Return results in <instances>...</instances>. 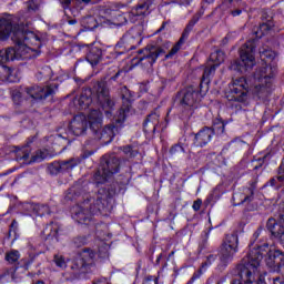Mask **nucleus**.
Wrapping results in <instances>:
<instances>
[{
    "instance_id": "f257e3e1",
    "label": "nucleus",
    "mask_w": 284,
    "mask_h": 284,
    "mask_svg": "<svg viewBox=\"0 0 284 284\" xmlns=\"http://www.w3.org/2000/svg\"><path fill=\"white\" fill-rule=\"evenodd\" d=\"M11 34V40L14 43L13 47V60L26 59L30 54L29 45H41V38L33 31L28 30V23H17L9 18H0V40L6 41Z\"/></svg>"
},
{
    "instance_id": "f03ea898",
    "label": "nucleus",
    "mask_w": 284,
    "mask_h": 284,
    "mask_svg": "<svg viewBox=\"0 0 284 284\" xmlns=\"http://www.w3.org/2000/svg\"><path fill=\"white\" fill-rule=\"evenodd\" d=\"M263 261V254L258 248H253L247 257L237 264L234 274L240 280H233L232 284H265V280L258 274V267Z\"/></svg>"
},
{
    "instance_id": "7ed1b4c3",
    "label": "nucleus",
    "mask_w": 284,
    "mask_h": 284,
    "mask_svg": "<svg viewBox=\"0 0 284 284\" xmlns=\"http://www.w3.org/2000/svg\"><path fill=\"white\" fill-rule=\"evenodd\" d=\"M113 194L114 191L100 189L93 205H90V200H87L81 205L72 207L73 219L81 225H89L94 214H99V212H103V210H105V203Z\"/></svg>"
},
{
    "instance_id": "20e7f679",
    "label": "nucleus",
    "mask_w": 284,
    "mask_h": 284,
    "mask_svg": "<svg viewBox=\"0 0 284 284\" xmlns=\"http://www.w3.org/2000/svg\"><path fill=\"white\" fill-rule=\"evenodd\" d=\"M119 115L115 116V124H108L102 130L103 114L101 111L93 109L89 113V128L93 132L95 139H100L103 143H112V139L121 132L123 122H118Z\"/></svg>"
},
{
    "instance_id": "39448f33",
    "label": "nucleus",
    "mask_w": 284,
    "mask_h": 284,
    "mask_svg": "<svg viewBox=\"0 0 284 284\" xmlns=\"http://www.w3.org/2000/svg\"><path fill=\"white\" fill-rule=\"evenodd\" d=\"M274 77H276L275 64H265L258 68L254 74L257 83L251 89V94L258 101H267L274 90L272 82Z\"/></svg>"
},
{
    "instance_id": "423d86ee",
    "label": "nucleus",
    "mask_w": 284,
    "mask_h": 284,
    "mask_svg": "<svg viewBox=\"0 0 284 284\" xmlns=\"http://www.w3.org/2000/svg\"><path fill=\"white\" fill-rule=\"evenodd\" d=\"M250 84L245 77L233 80L231 95H227V105L235 112L245 110L250 105Z\"/></svg>"
},
{
    "instance_id": "0eeeda50",
    "label": "nucleus",
    "mask_w": 284,
    "mask_h": 284,
    "mask_svg": "<svg viewBox=\"0 0 284 284\" xmlns=\"http://www.w3.org/2000/svg\"><path fill=\"white\" fill-rule=\"evenodd\" d=\"M120 169L121 160L119 156L114 154L103 155L100 161V166L93 175L94 183H97V185L106 183L108 179H112V175L119 173Z\"/></svg>"
},
{
    "instance_id": "6e6552de",
    "label": "nucleus",
    "mask_w": 284,
    "mask_h": 284,
    "mask_svg": "<svg viewBox=\"0 0 284 284\" xmlns=\"http://www.w3.org/2000/svg\"><path fill=\"white\" fill-rule=\"evenodd\" d=\"M254 50H256V44H254V40H248L240 49V59H235L231 62L230 70H233L234 72H240V74H245L247 70H252L256 61L254 58Z\"/></svg>"
},
{
    "instance_id": "1a4fd4ad",
    "label": "nucleus",
    "mask_w": 284,
    "mask_h": 284,
    "mask_svg": "<svg viewBox=\"0 0 284 284\" xmlns=\"http://www.w3.org/2000/svg\"><path fill=\"white\" fill-rule=\"evenodd\" d=\"M168 50H170V42H163V38H159L155 41V44H148L144 49L138 51V54L140 55L139 61L143 65L148 63L152 67L156 63L159 57H164V54H166Z\"/></svg>"
},
{
    "instance_id": "9d476101",
    "label": "nucleus",
    "mask_w": 284,
    "mask_h": 284,
    "mask_svg": "<svg viewBox=\"0 0 284 284\" xmlns=\"http://www.w3.org/2000/svg\"><path fill=\"white\" fill-rule=\"evenodd\" d=\"M122 74L123 70L119 69L106 81L98 83V101L101 103L102 108H108V110L114 108V100L110 99V89L108 85H119V83H121Z\"/></svg>"
},
{
    "instance_id": "9b49d317",
    "label": "nucleus",
    "mask_w": 284,
    "mask_h": 284,
    "mask_svg": "<svg viewBox=\"0 0 284 284\" xmlns=\"http://www.w3.org/2000/svg\"><path fill=\"white\" fill-rule=\"evenodd\" d=\"M200 99L201 95L199 94V91L194 89V87H187L176 95L180 110L189 115H192V112H194L195 108H199Z\"/></svg>"
},
{
    "instance_id": "f8f14e48",
    "label": "nucleus",
    "mask_w": 284,
    "mask_h": 284,
    "mask_svg": "<svg viewBox=\"0 0 284 284\" xmlns=\"http://www.w3.org/2000/svg\"><path fill=\"white\" fill-rule=\"evenodd\" d=\"M239 252V235L229 234L222 242L220 246V262L222 265H227L234 260V254Z\"/></svg>"
},
{
    "instance_id": "ddd939ff",
    "label": "nucleus",
    "mask_w": 284,
    "mask_h": 284,
    "mask_svg": "<svg viewBox=\"0 0 284 284\" xmlns=\"http://www.w3.org/2000/svg\"><path fill=\"white\" fill-rule=\"evenodd\" d=\"M266 267L270 272L281 274L284 271V252L276 248H270L265 257Z\"/></svg>"
},
{
    "instance_id": "4468645a",
    "label": "nucleus",
    "mask_w": 284,
    "mask_h": 284,
    "mask_svg": "<svg viewBox=\"0 0 284 284\" xmlns=\"http://www.w3.org/2000/svg\"><path fill=\"white\" fill-rule=\"evenodd\" d=\"M201 17H203V12L201 11L193 16V18L190 20L186 28L184 29L180 40L172 47L169 53L164 55L165 59H172L174 54H176L179 50H181V47L185 43V39L190 37V32H192V30L194 29V26L199 23V20L201 19Z\"/></svg>"
},
{
    "instance_id": "2eb2a0df",
    "label": "nucleus",
    "mask_w": 284,
    "mask_h": 284,
    "mask_svg": "<svg viewBox=\"0 0 284 284\" xmlns=\"http://www.w3.org/2000/svg\"><path fill=\"white\" fill-rule=\"evenodd\" d=\"M37 256H39V253L29 254V258H22L19 261V258H21V253H19V251L17 250H11L9 252L6 253V261L10 263V265H14V267L19 266L22 270H24V272H28L30 270V265H32V263H34V260L37 258Z\"/></svg>"
},
{
    "instance_id": "dca6fc26",
    "label": "nucleus",
    "mask_w": 284,
    "mask_h": 284,
    "mask_svg": "<svg viewBox=\"0 0 284 284\" xmlns=\"http://www.w3.org/2000/svg\"><path fill=\"white\" fill-rule=\"evenodd\" d=\"M59 87L57 84H50L47 87L31 85L24 88V92L33 101H43L48 97H52Z\"/></svg>"
},
{
    "instance_id": "f3484780",
    "label": "nucleus",
    "mask_w": 284,
    "mask_h": 284,
    "mask_svg": "<svg viewBox=\"0 0 284 284\" xmlns=\"http://www.w3.org/2000/svg\"><path fill=\"white\" fill-rule=\"evenodd\" d=\"M81 163V159L71 158L69 160L55 161L48 165L49 173L52 175L61 174L63 172H72L77 165Z\"/></svg>"
},
{
    "instance_id": "a211bd4d",
    "label": "nucleus",
    "mask_w": 284,
    "mask_h": 284,
    "mask_svg": "<svg viewBox=\"0 0 284 284\" xmlns=\"http://www.w3.org/2000/svg\"><path fill=\"white\" fill-rule=\"evenodd\" d=\"M70 271L67 273V281H77L81 278V274H87L88 270H90L85 262L78 257H75L70 264Z\"/></svg>"
},
{
    "instance_id": "6ab92c4d",
    "label": "nucleus",
    "mask_w": 284,
    "mask_h": 284,
    "mask_svg": "<svg viewBox=\"0 0 284 284\" xmlns=\"http://www.w3.org/2000/svg\"><path fill=\"white\" fill-rule=\"evenodd\" d=\"M120 94H121V99L123 100V104L118 112L116 122L124 123L128 116V112H130V108H131L130 99L132 94L130 93V89L128 87H122L120 89Z\"/></svg>"
},
{
    "instance_id": "aec40b11",
    "label": "nucleus",
    "mask_w": 284,
    "mask_h": 284,
    "mask_svg": "<svg viewBox=\"0 0 284 284\" xmlns=\"http://www.w3.org/2000/svg\"><path fill=\"white\" fill-rule=\"evenodd\" d=\"M254 192H256V182H252L250 186L243 187L241 192L233 194V201L237 205H243V203H252L254 201Z\"/></svg>"
},
{
    "instance_id": "412c9836",
    "label": "nucleus",
    "mask_w": 284,
    "mask_h": 284,
    "mask_svg": "<svg viewBox=\"0 0 284 284\" xmlns=\"http://www.w3.org/2000/svg\"><path fill=\"white\" fill-rule=\"evenodd\" d=\"M88 123H90V115L85 118L84 114H78L70 123V130L75 136H83L88 132Z\"/></svg>"
},
{
    "instance_id": "4be33fe9",
    "label": "nucleus",
    "mask_w": 284,
    "mask_h": 284,
    "mask_svg": "<svg viewBox=\"0 0 284 284\" xmlns=\"http://www.w3.org/2000/svg\"><path fill=\"white\" fill-rule=\"evenodd\" d=\"M212 136H214V130H212V128L204 126L194 134L193 145H195V148H205V145L212 141Z\"/></svg>"
},
{
    "instance_id": "5701e85b",
    "label": "nucleus",
    "mask_w": 284,
    "mask_h": 284,
    "mask_svg": "<svg viewBox=\"0 0 284 284\" xmlns=\"http://www.w3.org/2000/svg\"><path fill=\"white\" fill-rule=\"evenodd\" d=\"M160 116L161 115L156 111L150 113L143 122V132L146 134H154L156 132V128H159Z\"/></svg>"
},
{
    "instance_id": "b1692460",
    "label": "nucleus",
    "mask_w": 284,
    "mask_h": 284,
    "mask_svg": "<svg viewBox=\"0 0 284 284\" xmlns=\"http://www.w3.org/2000/svg\"><path fill=\"white\" fill-rule=\"evenodd\" d=\"M266 227L271 232L274 239H283L284 236V224L278 223L276 219L271 217L266 222Z\"/></svg>"
},
{
    "instance_id": "393cba45",
    "label": "nucleus",
    "mask_w": 284,
    "mask_h": 284,
    "mask_svg": "<svg viewBox=\"0 0 284 284\" xmlns=\"http://www.w3.org/2000/svg\"><path fill=\"white\" fill-rule=\"evenodd\" d=\"M45 241H59V224L51 222L42 232Z\"/></svg>"
},
{
    "instance_id": "a878e982",
    "label": "nucleus",
    "mask_w": 284,
    "mask_h": 284,
    "mask_svg": "<svg viewBox=\"0 0 284 284\" xmlns=\"http://www.w3.org/2000/svg\"><path fill=\"white\" fill-rule=\"evenodd\" d=\"M216 65L212 64L211 62H207V64L204 67L202 80L200 83V88H203V83L205 85H210V81H212V77L216 74Z\"/></svg>"
},
{
    "instance_id": "bb28decb",
    "label": "nucleus",
    "mask_w": 284,
    "mask_h": 284,
    "mask_svg": "<svg viewBox=\"0 0 284 284\" xmlns=\"http://www.w3.org/2000/svg\"><path fill=\"white\" fill-rule=\"evenodd\" d=\"M148 14H150V6L145 2H141L131 9L129 19H132V17H148Z\"/></svg>"
},
{
    "instance_id": "cd10ccee",
    "label": "nucleus",
    "mask_w": 284,
    "mask_h": 284,
    "mask_svg": "<svg viewBox=\"0 0 284 284\" xmlns=\"http://www.w3.org/2000/svg\"><path fill=\"white\" fill-rule=\"evenodd\" d=\"M102 51L98 47H92L87 53V61L91 63V65H99V61H101Z\"/></svg>"
},
{
    "instance_id": "c85d7f7f",
    "label": "nucleus",
    "mask_w": 284,
    "mask_h": 284,
    "mask_svg": "<svg viewBox=\"0 0 284 284\" xmlns=\"http://www.w3.org/2000/svg\"><path fill=\"white\" fill-rule=\"evenodd\" d=\"M19 266L4 268L0 274V284L12 283V281H14V274H17Z\"/></svg>"
},
{
    "instance_id": "c756f323",
    "label": "nucleus",
    "mask_w": 284,
    "mask_h": 284,
    "mask_svg": "<svg viewBox=\"0 0 284 284\" xmlns=\"http://www.w3.org/2000/svg\"><path fill=\"white\" fill-rule=\"evenodd\" d=\"M92 104V91L84 90L80 98L78 99V105H80L81 110H88Z\"/></svg>"
},
{
    "instance_id": "7c9ffc66",
    "label": "nucleus",
    "mask_w": 284,
    "mask_h": 284,
    "mask_svg": "<svg viewBox=\"0 0 284 284\" xmlns=\"http://www.w3.org/2000/svg\"><path fill=\"white\" fill-rule=\"evenodd\" d=\"M260 58L262 61H265V63H272V61L276 59V52L270 49V47L263 45L260 48Z\"/></svg>"
},
{
    "instance_id": "2f4dec72",
    "label": "nucleus",
    "mask_w": 284,
    "mask_h": 284,
    "mask_svg": "<svg viewBox=\"0 0 284 284\" xmlns=\"http://www.w3.org/2000/svg\"><path fill=\"white\" fill-rule=\"evenodd\" d=\"M274 28V21H268V22H262L260 27L254 29V34L256 39H261L262 37H265L270 30Z\"/></svg>"
},
{
    "instance_id": "473e14b6",
    "label": "nucleus",
    "mask_w": 284,
    "mask_h": 284,
    "mask_svg": "<svg viewBox=\"0 0 284 284\" xmlns=\"http://www.w3.org/2000/svg\"><path fill=\"white\" fill-rule=\"evenodd\" d=\"M223 61H225V52L221 50H215L210 54L209 63L215 65V68H219V65H221Z\"/></svg>"
},
{
    "instance_id": "72a5a7b5",
    "label": "nucleus",
    "mask_w": 284,
    "mask_h": 284,
    "mask_svg": "<svg viewBox=\"0 0 284 284\" xmlns=\"http://www.w3.org/2000/svg\"><path fill=\"white\" fill-rule=\"evenodd\" d=\"M14 48L9 47L0 50V64L8 63V61H14Z\"/></svg>"
},
{
    "instance_id": "f704fd0d",
    "label": "nucleus",
    "mask_w": 284,
    "mask_h": 284,
    "mask_svg": "<svg viewBox=\"0 0 284 284\" xmlns=\"http://www.w3.org/2000/svg\"><path fill=\"white\" fill-rule=\"evenodd\" d=\"M78 258L82 260L83 263L90 268V265L94 263V251L84 248Z\"/></svg>"
},
{
    "instance_id": "c9c22d12",
    "label": "nucleus",
    "mask_w": 284,
    "mask_h": 284,
    "mask_svg": "<svg viewBox=\"0 0 284 284\" xmlns=\"http://www.w3.org/2000/svg\"><path fill=\"white\" fill-rule=\"evenodd\" d=\"M14 152L17 161H28V159H30V150L28 146H22L21 149L16 148Z\"/></svg>"
},
{
    "instance_id": "e433bc0d",
    "label": "nucleus",
    "mask_w": 284,
    "mask_h": 284,
    "mask_svg": "<svg viewBox=\"0 0 284 284\" xmlns=\"http://www.w3.org/2000/svg\"><path fill=\"white\" fill-rule=\"evenodd\" d=\"M78 196H81V186L73 185L67 191L64 199L65 201H74Z\"/></svg>"
},
{
    "instance_id": "4c0bfd02",
    "label": "nucleus",
    "mask_w": 284,
    "mask_h": 284,
    "mask_svg": "<svg viewBox=\"0 0 284 284\" xmlns=\"http://www.w3.org/2000/svg\"><path fill=\"white\" fill-rule=\"evenodd\" d=\"M12 69L6 64H0V81H10Z\"/></svg>"
},
{
    "instance_id": "58836bf2",
    "label": "nucleus",
    "mask_w": 284,
    "mask_h": 284,
    "mask_svg": "<svg viewBox=\"0 0 284 284\" xmlns=\"http://www.w3.org/2000/svg\"><path fill=\"white\" fill-rule=\"evenodd\" d=\"M122 151L124 152L125 156H128L129 159H134V156L139 154V150L134 149V146L132 145L122 146Z\"/></svg>"
},
{
    "instance_id": "ea45409f",
    "label": "nucleus",
    "mask_w": 284,
    "mask_h": 284,
    "mask_svg": "<svg viewBox=\"0 0 284 284\" xmlns=\"http://www.w3.org/2000/svg\"><path fill=\"white\" fill-rule=\"evenodd\" d=\"M211 130H213V135L214 132H216V134H223V132H225V122L222 120H216Z\"/></svg>"
},
{
    "instance_id": "a19ab883",
    "label": "nucleus",
    "mask_w": 284,
    "mask_h": 284,
    "mask_svg": "<svg viewBox=\"0 0 284 284\" xmlns=\"http://www.w3.org/2000/svg\"><path fill=\"white\" fill-rule=\"evenodd\" d=\"M53 262L55 263L57 267H60L61 270H65L68 267V263L65 262L63 255H54Z\"/></svg>"
},
{
    "instance_id": "79ce46f5",
    "label": "nucleus",
    "mask_w": 284,
    "mask_h": 284,
    "mask_svg": "<svg viewBox=\"0 0 284 284\" xmlns=\"http://www.w3.org/2000/svg\"><path fill=\"white\" fill-rule=\"evenodd\" d=\"M170 154H172L173 156H181V154H185V149L180 144H174L170 149Z\"/></svg>"
},
{
    "instance_id": "37998d69",
    "label": "nucleus",
    "mask_w": 284,
    "mask_h": 284,
    "mask_svg": "<svg viewBox=\"0 0 284 284\" xmlns=\"http://www.w3.org/2000/svg\"><path fill=\"white\" fill-rule=\"evenodd\" d=\"M34 210H37V214H39V216H44V214H50V206L45 204H38L34 206Z\"/></svg>"
},
{
    "instance_id": "c03bdc74",
    "label": "nucleus",
    "mask_w": 284,
    "mask_h": 284,
    "mask_svg": "<svg viewBox=\"0 0 284 284\" xmlns=\"http://www.w3.org/2000/svg\"><path fill=\"white\" fill-rule=\"evenodd\" d=\"M275 221H277V223L284 225V203L280 204L278 211L275 214Z\"/></svg>"
},
{
    "instance_id": "a18cd8bd",
    "label": "nucleus",
    "mask_w": 284,
    "mask_h": 284,
    "mask_svg": "<svg viewBox=\"0 0 284 284\" xmlns=\"http://www.w3.org/2000/svg\"><path fill=\"white\" fill-rule=\"evenodd\" d=\"M87 243H88V240L85 239V236H78V237H74L72 241L73 247H83V245H85Z\"/></svg>"
},
{
    "instance_id": "49530a36",
    "label": "nucleus",
    "mask_w": 284,
    "mask_h": 284,
    "mask_svg": "<svg viewBox=\"0 0 284 284\" xmlns=\"http://www.w3.org/2000/svg\"><path fill=\"white\" fill-rule=\"evenodd\" d=\"M28 12H37L39 10V0H30L27 2Z\"/></svg>"
},
{
    "instance_id": "de8ad7c7",
    "label": "nucleus",
    "mask_w": 284,
    "mask_h": 284,
    "mask_svg": "<svg viewBox=\"0 0 284 284\" xmlns=\"http://www.w3.org/2000/svg\"><path fill=\"white\" fill-rule=\"evenodd\" d=\"M43 159H45V153H43L42 151H38L36 155L31 158V163H41Z\"/></svg>"
},
{
    "instance_id": "09e8293b",
    "label": "nucleus",
    "mask_w": 284,
    "mask_h": 284,
    "mask_svg": "<svg viewBox=\"0 0 284 284\" xmlns=\"http://www.w3.org/2000/svg\"><path fill=\"white\" fill-rule=\"evenodd\" d=\"M214 261H216V255H209L206 257V261L202 263L201 270H205V267H210V265H212Z\"/></svg>"
},
{
    "instance_id": "8fccbe9b",
    "label": "nucleus",
    "mask_w": 284,
    "mask_h": 284,
    "mask_svg": "<svg viewBox=\"0 0 284 284\" xmlns=\"http://www.w3.org/2000/svg\"><path fill=\"white\" fill-rule=\"evenodd\" d=\"M87 23L88 28H90L91 30L97 28V19H94L93 17L87 18Z\"/></svg>"
},
{
    "instance_id": "3c124183",
    "label": "nucleus",
    "mask_w": 284,
    "mask_h": 284,
    "mask_svg": "<svg viewBox=\"0 0 284 284\" xmlns=\"http://www.w3.org/2000/svg\"><path fill=\"white\" fill-rule=\"evenodd\" d=\"M201 205H203V201L201 199H197L196 201H194L192 205L194 212H199V210H201Z\"/></svg>"
},
{
    "instance_id": "603ef678",
    "label": "nucleus",
    "mask_w": 284,
    "mask_h": 284,
    "mask_svg": "<svg viewBox=\"0 0 284 284\" xmlns=\"http://www.w3.org/2000/svg\"><path fill=\"white\" fill-rule=\"evenodd\" d=\"M261 19L263 23H270V21H272V16L267 14V11H263Z\"/></svg>"
},
{
    "instance_id": "864d4df0",
    "label": "nucleus",
    "mask_w": 284,
    "mask_h": 284,
    "mask_svg": "<svg viewBox=\"0 0 284 284\" xmlns=\"http://www.w3.org/2000/svg\"><path fill=\"white\" fill-rule=\"evenodd\" d=\"M280 274H283L282 277H273V284H284V271H281Z\"/></svg>"
},
{
    "instance_id": "5fc2aeb1",
    "label": "nucleus",
    "mask_w": 284,
    "mask_h": 284,
    "mask_svg": "<svg viewBox=\"0 0 284 284\" xmlns=\"http://www.w3.org/2000/svg\"><path fill=\"white\" fill-rule=\"evenodd\" d=\"M60 3L63 10H68V8H70V6L72 4V0H60Z\"/></svg>"
},
{
    "instance_id": "6e6d98bb",
    "label": "nucleus",
    "mask_w": 284,
    "mask_h": 284,
    "mask_svg": "<svg viewBox=\"0 0 284 284\" xmlns=\"http://www.w3.org/2000/svg\"><path fill=\"white\" fill-rule=\"evenodd\" d=\"M231 145H233V148H243V145H245V143L241 140H237V141H233L231 143Z\"/></svg>"
},
{
    "instance_id": "4d7b16f0",
    "label": "nucleus",
    "mask_w": 284,
    "mask_h": 284,
    "mask_svg": "<svg viewBox=\"0 0 284 284\" xmlns=\"http://www.w3.org/2000/svg\"><path fill=\"white\" fill-rule=\"evenodd\" d=\"M93 284H110V283H108L106 278H100V280L93 281Z\"/></svg>"
},
{
    "instance_id": "13d9d810",
    "label": "nucleus",
    "mask_w": 284,
    "mask_h": 284,
    "mask_svg": "<svg viewBox=\"0 0 284 284\" xmlns=\"http://www.w3.org/2000/svg\"><path fill=\"white\" fill-rule=\"evenodd\" d=\"M242 12L243 11L241 9H235V10L231 11V14H232V17H239V16H241Z\"/></svg>"
},
{
    "instance_id": "bf43d9fd",
    "label": "nucleus",
    "mask_w": 284,
    "mask_h": 284,
    "mask_svg": "<svg viewBox=\"0 0 284 284\" xmlns=\"http://www.w3.org/2000/svg\"><path fill=\"white\" fill-rule=\"evenodd\" d=\"M180 6H190V0H176Z\"/></svg>"
},
{
    "instance_id": "052dcab7",
    "label": "nucleus",
    "mask_w": 284,
    "mask_h": 284,
    "mask_svg": "<svg viewBox=\"0 0 284 284\" xmlns=\"http://www.w3.org/2000/svg\"><path fill=\"white\" fill-rule=\"evenodd\" d=\"M38 246L32 243V241L29 242V250L37 252Z\"/></svg>"
},
{
    "instance_id": "680f3d73",
    "label": "nucleus",
    "mask_w": 284,
    "mask_h": 284,
    "mask_svg": "<svg viewBox=\"0 0 284 284\" xmlns=\"http://www.w3.org/2000/svg\"><path fill=\"white\" fill-rule=\"evenodd\" d=\"M21 99V92H16L13 94V101H19Z\"/></svg>"
},
{
    "instance_id": "e2e57ef3",
    "label": "nucleus",
    "mask_w": 284,
    "mask_h": 284,
    "mask_svg": "<svg viewBox=\"0 0 284 284\" xmlns=\"http://www.w3.org/2000/svg\"><path fill=\"white\" fill-rule=\"evenodd\" d=\"M165 26H168V22H163L156 32H163V30H165Z\"/></svg>"
},
{
    "instance_id": "0e129e2a",
    "label": "nucleus",
    "mask_w": 284,
    "mask_h": 284,
    "mask_svg": "<svg viewBox=\"0 0 284 284\" xmlns=\"http://www.w3.org/2000/svg\"><path fill=\"white\" fill-rule=\"evenodd\" d=\"M132 39H133V38H132V36H130V34H126V36L123 37V40H124V41H132Z\"/></svg>"
},
{
    "instance_id": "69168bd1",
    "label": "nucleus",
    "mask_w": 284,
    "mask_h": 284,
    "mask_svg": "<svg viewBox=\"0 0 284 284\" xmlns=\"http://www.w3.org/2000/svg\"><path fill=\"white\" fill-rule=\"evenodd\" d=\"M143 3H148V6H152V3H154L155 0H142Z\"/></svg>"
},
{
    "instance_id": "338daca9",
    "label": "nucleus",
    "mask_w": 284,
    "mask_h": 284,
    "mask_svg": "<svg viewBox=\"0 0 284 284\" xmlns=\"http://www.w3.org/2000/svg\"><path fill=\"white\" fill-rule=\"evenodd\" d=\"M261 232H262V230L258 229V230L254 233L255 239H258V234H261Z\"/></svg>"
},
{
    "instance_id": "774afa93",
    "label": "nucleus",
    "mask_w": 284,
    "mask_h": 284,
    "mask_svg": "<svg viewBox=\"0 0 284 284\" xmlns=\"http://www.w3.org/2000/svg\"><path fill=\"white\" fill-rule=\"evenodd\" d=\"M270 183L271 185H276V179H271Z\"/></svg>"
}]
</instances>
